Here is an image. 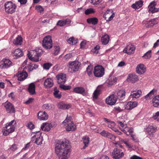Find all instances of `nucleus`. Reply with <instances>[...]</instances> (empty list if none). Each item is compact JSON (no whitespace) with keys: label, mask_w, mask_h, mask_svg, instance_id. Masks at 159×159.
I'll return each instance as SVG.
<instances>
[{"label":"nucleus","mask_w":159,"mask_h":159,"mask_svg":"<svg viewBox=\"0 0 159 159\" xmlns=\"http://www.w3.org/2000/svg\"><path fill=\"white\" fill-rule=\"evenodd\" d=\"M55 151L59 158L61 157H67L70 152V141L67 139L64 141L58 140L56 144Z\"/></svg>","instance_id":"f257e3e1"},{"label":"nucleus","mask_w":159,"mask_h":159,"mask_svg":"<svg viewBox=\"0 0 159 159\" xmlns=\"http://www.w3.org/2000/svg\"><path fill=\"white\" fill-rule=\"evenodd\" d=\"M16 125V122L14 120L11 121L9 123H7L6 126L3 128V134L6 136L13 132L15 130Z\"/></svg>","instance_id":"f03ea898"},{"label":"nucleus","mask_w":159,"mask_h":159,"mask_svg":"<svg viewBox=\"0 0 159 159\" xmlns=\"http://www.w3.org/2000/svg\"><path fill=\"white\" fill-rule=\"evenodd\" d=\"M5 11L6 13L8 14H12L16 10V5L11 1H7L4 4Z\"/></svg>","instance_id":"7ed1b4c3"},{"label":"nucleus","mask_w":159,"mask_h":159,"mask_svg":"<svg viewBox=\"0 0 159 159\" xmlns=\"http://www.w3.org/2000/svg\"><path fill=\"white\" fill-rule=\"evenodd\" d=\"M41 134L42 133L39 131L33 133L31 135L33 134V136L31 138V141L38 145L41 144L43 140Z\"/></svg>","instance_id":"20e7f679"},{"label":"nucleus","mask_w":159,"mask_h":159,"mask_svg":"<svg viewBox=\"0 0 159 159\" xmlns=\"http://www.w3.org/2000/svg\"><path fill=\"white\" fill-rule=\"evenodd\" d=\"M42 46L46 49H50L52 47L51 36L48 35L45 36L43 40Z\"/></svg>","instance_id":"39448f33"},{"label":"nucleus","mask_w":159,"mask_h":159,"mask_svg":"<svg viewBox=\"0 0 159 159\" xmlns=\"http://www.w3.org/2000/svg\"><path fill=\"white\" fill-rule=\"evenodd\" d=\"M104 69L101 65H98L94 68L93 74L97 77H101L104 74Z\"/></svg>","instance_id":"423d86ee"},{"label":"nucleus","mask_w":159,"mask_h":159,"mask_svg":"<svg viewBox=\"0 0 159 159\" xmlns=\"http://www.w3.org/2000/svg\"><path fill=\"white\" fill-rule=\"evenodd\" d=\"M12 62L8 59H3L0 61V68L1 69H5L12 66Z\"/></svg>","instance_id":"0eeeda50"},{"label":"nucleus","mask_w":159,"mask_h":159,"mask_svg":"<svg viewBox=\"0 0 159 159\" xmlns=\"http://www.w3.org/2000/svg\"><path fill=\"white\" fill-rule=\"evenodd\" d=\"M111 155L113 158L116 159H119L123 157L124 154L120 149L115 148L112 153Z\"/></svg>","instance_id":"6e6552de"},{"label":"nucleus","mask_w":159,"mask_h":159,"mask_svg":"<svg viewBox=\"0 0 159 159\" xmlns=\"http://www.w3.org/2000/svg\"><path fill=\"white\" fill-rule=\"evenodd\" d=\"M27 55L31 61L34 62H38L39 61V57H37L35 49L30 51Z\"/></svg>","instance_id":"1a4fd4ad"},{"label":"nucleus","mask_w":159,"mask_h":159,"mask_svg":"<svg viewBox=\"0 0 159 159\" xmlns=\"http://www.w3.org/2000/svg\"><path fill=\"white\" fill-rule=\"evenodd\" d=\"M80 63L77 61H75L70 62V72H73L78 71L80 66Z\"/></svg>","instance_id":"9d476101"},{"label":"nucleus","mask_w":159,"mask_h":159,"mask_svg":"<svg viewBox=\"0 0 159 159\" xmlns=\"http://www.w3.org/2000/svg\"><path fill=\"white\" fill-rule=\"evenodd\" d=\"M7 111L9 113H12L15 112L16 111L13 106L10 102H6L4 104Z\"/></svg>","instance_id":"9b49d317"},{"label":"nucleus","mask_w":159,"mask_h":159,"mask_svg":"<svg viewBox=\"0 0 159 159\" xmlns=\"http://www.w3.org/2000/svg\"><path fill=\"white\" fill-rule=\"evenodd\" d=\"M56 77L57 83L59 84H64L66 81V76L65 74L60 73L57 75Z\"/></svg>","instance_id":"f8f14e48"},{"label":"nucleus","mask_w":159,"mask_h":159,"mask_svg":"<svg viewBox=\"0 0 159 159\" xmlns=\"http://www.w3.org/2000/svg\"><path fill=\"white\" fill-rule=\"evenodd\" d=\"M18 80L22 81L25 80L28 76L27 72L23 70L22 71H19L16 74Z\"/></svg>","instance_id":"ddd939ff"},{"label":"nucleus","mask_w":159,"mask_h":159,"mask_svg":"<svg viewBox=\"0 0 159 159\" xmlns=\"http://www.w3.org/2000/svg\"><path fill=\"white\" fill-rule=\"evenodd\" d=\"M116 101V98L115 96L113 94L109 96L106 99V102L110 105H112L115 104Z\"/></svg>","instance_id":"4468645a"},{"label":"nucleus","mask_w":159,"mask_h":159,"mask_svg":"<svg viewBox=\"0 0 159 159\" xmlns=\"http://www.w3.org/2000/svg\"><path fill=\"white\" fill-rule=\"evenodd\" d=\"M143 23L145 25L146 27L148 28L157 24L158 23V22L156 19H154L148 21L144 20L143 21Z\"/></svg>","instance_id":"2eb2a0df"},{"label":"nucleus","mask_w":159,"mask_h":159,"mask_svg":"<svg viewBox=\"0 0 159 159\" xmlns=\"http://www.w3.org/2000/svg\"><path fill=\"white\" fill-rule=\"evenodd\" d=\"M143 23L145 25L146 27L148 28L157 24L158 23V22L156 19H154L148 21L144 20L143 21Z\"/></svg>","instance_id":"dca6fc26"},{"label":"nucleus","mask_w":159,"mask_h":159,"mask_svg":"<svg viewBox=\"0 0 159 159\" xmlns=\"http://www.w3.org/2000/svg\"><path fill=\"white\" fill-rule=\"evenodd\" d=\"M143 23L145 25L146 27L148 28L157 24L158 23V22L156 19H154L148 21L144 20L143 21Z\"/></svg>","instance_id":"f3484780"},{"label":"nucleus","mask_w":159,"mask_h":159,"mask_svg":"<svg viewBox=\"0 0 159 159\" xmlns=\"http://www.w3.org/2000/svg\"><path fill=\"white\" fill-rule=\"evenodd\" d=\"M137 105V102L130 101L125 105V109L127 110H130L136 107Z\"/></svg>","instance_id":"a211bd4d"},{"label":"nucleus","mask_w":159,"mask_h":159,"mask_svg":"<svg viewBox=\"0 0 159 159\" xmlns=\"http://www.w3.org/2000/svg\"><path fill=\"white\" fill-rule=\"evenodd\" d=\"M37 116L40 120H46L48 118V115L45 111H39L38 113Z\"/></svg>","instance_id":"6ab92c4d"},{"label":"nucleus","mask_w":159,"mask_h":159,"mask_svg":"<svg viewBox=\"0 0 159 159\" xmlns=\"http://www.w3.org/2000/svg\"><path fill=\"white\" fill-rule=\"evenodd\" d=\"M135 47L134 45L129 44L127 45L126 47L124 49L123 52L127 53L128 54H130L132 53L135 50Z\"/></svg>","instance_id":"aec40b11"},{"label":"nucleus","mask_w":159,"mask_h":159,"mask_svg":"<svg viewBox=\"0 0 159 159\" xmlns=\"http://www.w3.org/2000/svg\"><path fill=\"white\" fill-rule=\"evenodd\" d=\"M146 71V68L143 64H141L138 65L136 68V72L139 74H143Z\"/></svg>","instance_id":"412c9836"},{"label":"nucleus","mask_w":159,"mask_h":159,"mask_svg":"<svg viewBox=\"0 0 159 159\" xmlns=\"http://www.w3.org/2000/svg\"><path fill=\"white\" fill-rule=\"evenodd\" d=\"M100 134L102 136L108 138L112 140L115 139V136L111 134L104 130H103L100 133Z\"/></svg>","instance_id":"4be33fe9"},{"label":"nucleus","mask_w":159,"mask_h":159,"mask_svg":"<svg viewBox=\"0 0 159 159\" xmlns=\"http://www.w3.org/2000/svg\"><path fill=\"white\" fill-rule=\"evenodd\" d=\"M125 91L124 89H122L118 90L117 93V98L120 100H123L125 96Z\"/></svg>","instance_id":"5701e85b"},{"label":"nucleus","mask_w":159,"mask_h":159,"mask_svg":"<svg viewBox=\"0 0 159 159\" xmlns=\"http://www.w3.org/2000/svg\"><path fill=\"white\" fill-rule=\"evenodd\" d=\"M44 85L45 87L47 89L52 87L53 85L52 79L51 78H47L45 80Z\"/></svg>","instance_id":"b1692460"},{"label":"nucleus","mask_w":159,"mask_h":159,"mask_svg":"<svg viewBox=\"0 0 159 159\" xmlns=\"http://www.w3.org/2000/svg\"><path fill=\"white\" fill-rule=\"evenodd\" d=\"M138 80V76L134 74H129L127 78V80L132 83H135Z\"/></svg>","instance_id":"393cba45"},{"label":"nucleus","mask_w":159,"mask_h":159,"mask_svg":"<svg viewBox=\"0 0 159 159\" xmlns=\"http://www.w3.org/2000/svg\"><path fill=\"white\" fill-rule=\"evenodd\" d=\"M52 125L51 123H44L41 126V129L45 131H49L52 128Z\"/></svg>","instance_id":"a878e982"},{"label":"nucleus","mask_w":159,"mask_h":159,"mask_svg":"<svg viewBox=\"0 0 159 159\" xmlns=\"http://www.w3.org/2000/svg\"><path fill=\"white\" fill-rule=\"evenodd\" d=\"M155 2H151L149 6L148 12L149 13H154L158 12L159 11V8L155 7Z\"/></svg>","instance_id":"bb28decb"},{"label":"nucleus","mask_w":159,"mask_h":159,"mask_svg":"<svg viewBox=\"0 0 159 159\" xmlns=\"http://www.w3.org/2000/svg\"><path fill=\"white\" fill-rule=\"evenodd\" d=\"M142 94V92L140 90L136 91H133L131 92L130 97L132 98H138L140 97Z\"/></svg>","instance_id":"cd10ccee"},{"label":"nucleus","mask_w":159,"mask_h":159,"mask_svg":"<svg viewBox=\"0 0 159 159\" xmlns=\"http://www.w3.org/2000/svg\"><path fill=\"white\" fill-rule=\"evenodd\" d=\"M73 91L76 93L80 94L83 95L85 94V90L84 88L82 87H77L73 89Z\"/></svg>","instance_id":"c85d7f7f"},{"label":"nucleus","mask_w":159,"mask_h":159,"mask_svg":"<svg viewBox=\"0 0 159 159\" xmlns=\"http://www.w3.org/2000/svg\"><path fill=\"white\" fill-rule=\"evenodd\" d=\"M70 117H68V116H67L66 118L63 122L62 123L64 125L65 128L67 131H70Z\"/></svg>","instance_id":"c756f323"},{"label":"nucleus","mask_w":159,"mask_h":159,"mask_svg":"<svg viewBox=\"0 0 159 159\" xmlns=\"http://www.w3.org/2000/svg\"><path fill=\"white\" fill-rule=\"evenodd\" d=\"M23 55L22 51L20 49L18 48L16 49L14 52V56L16 58L21 57Z\"/></svg>","instance_id":"7c9ffc66"},{"label":"nucleus","mask_w":159,"mask_h":159,"mask_svg":"<svg viewBox=\"0 0 159 159\" xmlns=\"http://www.w3.org/2000/svg\"><path fill=\"white\" fill-rule=\"evenodd\" d=\"M28 91L31 94L33 95L35 93V85L34 83H31L29 84Z\"/></svg>","instance_id":"2f4dec72"},{"label":"nucleus","mask_w":159,"mask_h":159,"mask_svg":"<svg viewBox=\"0 0 159 159\" xmlns=\"http://www.w3.org/2000/svg\"><path fill=\"white\" fill-rule=\"evenodd\" d=\"M53 95L55 98L58 99H60L61 97V93L56 87L54 88Z\"/></svg>","instance_id":"473e14b6"},{"label":"nucleus","mask_w":159,"mask_h":159,"mask_svg":"<svg viewBox=\"0 0 159 159\" xmlns=\"http://www.w3.org/2000/svg\"><path fill=\"white\" fill-rule=\"evenodd\" d=\"M70 23V20L68 19L65 20H59L57 23V25L60 26H62L64 25Z\"/></svg>","instance_id":"72a5a7b5"},{"label":"nucleus","mask_w":159,"mask_h":159,"mask_svg":"<svg viewBox=\"0 0 159 159\" xmlns=\"http://www.w3.org/2000/svg\"><path fill=\"white\" fill-rule=\"evenodd\" d=\"M87 21L88 23L92 24L93 25H95L98 23V19L96 17L90 18L87 19Z\"/></svg>","instance_id":"f704fd0d"},{"label":"nucleus","mask_w":159,"mask_h":159,"mask_svg":"<svg viewBox=\"0 0 159 159\" xmlns=\"http://www.w3.org/2000/svg\"><path fill=\"white\" fill-rule=\"evenodd\" d=\"M57 107L59 108L66 109L69 108L70 106L68 104L65 103L63 102H60L58 104Z\"/></svg>","instance_id":"c9c22d12"},{"label":"nucleus","mask_w":159,"mask_h":159,"mask_svg":"<svg viewBox=\"0 0 159 159\" xmlns=\"http://www.w3.org/2000/svg\"><path fill=\"white\" fill-rule=\"evenodd\" d=\"M109 40V37L107 34L103 36L101 38V41L103 44L106 45L107 44Z\"/></svg>","instance_id":"e433bc0d"},{"label":"nucleus","mask_w":159,"mask_h":159,"mask_svg":"<svg viewBox=\"0 0 159 159\" xmlns=\"http://www.w3.org/2000/svg\"><path fill=\"white\" fill-rule=\"evenodd\" d=\"M143 5V2L141 0L139 1L132 6V7L134 9H139Z\"/></svg>","instance_id":"4c0bfd02"},{"label":"nucleus","mask_w":159,"mask_h":159,"mask_svg":"<svg viewBox=\"0 0 159 159\" xmlns=\"http://www.w3.org/2000/svg\"><path fill=\"white\" fill-rule=\"evenodd\" d=\"M156 129L155 127L152 125H149L147 128V131L149 135H151L156 131Z\"/></svg>","instance_id":"58836bf2"},{"label":"nucleus","mask_w":159,"mask_h":159,"mask_svg":"<svg viewBox=\"0 0 159 159\" xmlns=\"http://www.w3.org/2000/svg\"><path fill=\"white\" fill-rule=\"evenodd\" d=\"M83 143L84 144V146L83 147V148L84 149L87 147L89 144V138L86 136H84L83 138Z\"/></svg>","instance_id":"ea45409f"},{"label":"nucleus","mask_w":159,"mask_h":159,"mask_svg":"<svg viewBox=\"0 0 159 159\" xmlns=\"http://www.w3.org/2000/svg\"><path fill=\"white\" fill-rule=\"evenodd\" d=\"M122 131L127 135H131L132 134L133 132V129L127 127V126L125 129H123V130H122Z\"/></svg>","instance_id":"a19ab883"},{"label":"nucleus","mask_w":159,"mask_h":159,"mask_svg":"<svg viewBox=\"0 0 159 159\" xmlns=\"http://www.w3.org/2000/svg\"><path fill=\"white\" fill-rule=\"evenodd\" d=\"M22 42V38L20 36H18L16 39L14 40L13 43L16 45H20Z\"/></svg>","instance_id":"79ce46f5"},{"label":"nucleus","mask_w":159,"mask_h":159,"mask_svg":"<svg viewBox=\"0 0 159 159\" xmlns=\"http://www.w3.org/2000/svg\"><path fill=\"white\" fill-rule=\"evenodd\" d=\"M117 79L115 77H112L109 79L107 82L108 85H111L115 84L116 82Z\"/></svg>","instance_id":"37998d69"},{"label":"nucleus","mask_w":159,"mask_h":159,"mask_svg":"<svg viewBox=\"0 0 159 159\" xmlns=\"http://www.w3.org/2000/svg\"><path fill=\"white\" fill-rule=\"evenodd\" d=\"M156 92V90L154 89H152L148 94L145 96V98L148 99V97H149V99L151 98L152 97V95H154L155 93Z\"/></svg>","instance_id":"c03bdc74"},{"label":"nucleus","mask_w":159,"mask_h":159,"mask_svg":"<svg viewBox=\"0 0 159 159\" xmlns=\"http://www.w3.org/2000/svg\"><path fill=\"white\" fill-rule=\"evenodd\" d=\"M71 117H70V131H75L77 128V125L74 123L73 121L71 120Z\"/></svg>","instance_id":"a18cd8bd"},{"label":"nucleus","mask_w":159,"mask_h":159,"mask_svg":"<svg viewBox=\"0 0 159 159\" xmlns=\"http://www.w3.org/2000/svg\"><path fill=\"white\" fill-rule=\"evenodd\" d=\"M101 90L100 89H96L94 92L93 94V98L97 99L98 96L100 94Z\"/></svg>","instance_id":"49530a36"},{"label":"nucleus","mask_w":159,"mask_h":159,"mask_svg":"<svg viewBox=\"0 0 159 159\" xmlns=\"http://www.w3.org/2000/svg\"><path fill=\"white\" fill-rule=\"evenodd\" d=\"M93 70V67L92 66H89L87 68L86 71L87 72L88 75L89 76H91L92 75V70Z\"/></svg>","instance_id":"de8ad7c7"},{"label":"nucleus","mask_w":159,"mask_h":159,"mask_svg":"<svg viewBox=\"0 0 159 159\" xmlns=\"http://www.w3.org/2000/svg\"><path fill=\"white\" fill-rule=\"evenodd\" d=\"M120 141L125 144L126 146L128 148H131L133 147V145L124 139H121L120 140Z\"/></svg>","instance_id":"09e8293b"},{"label":"nucleus","mask_w":159,"mask_h":159,"mask_svg":"<svg viewBox=\"0 0 159 159\" xmlns=\"http://www.w3.org/2000/svg\"><path fill=\"white\" fill-rule=\"evenodd\" d=\"M37 55V57H40L43 53L44 52L41 49L39 48H36L35 49Z\"/></svg>","instance_id":"8fccbe9b"},{"label":"nucleus","mask_w":159,"mask_h":159,"mask_svg":"<svg viewBox=\"0 0 159 159\" xmlns=\"http://www.w3.org/2000/svg\"><path fill=\"white\" fill-rule=\"evenodd\" d=\"M94 12L95 11L93 9L90 8L86 10L85 11L84 13L86 15H88L90 14L94 13Z\"/></svg>","instance_id":"3c124183"},{"label":"nucleus","mask_w":159,"mask_h":159,"mask_svg":"<svg viewBox=\"0 0 159 159\" xmlns=\"http://www.w3.org/2000/svg\"><path fill=\"white\" fill-rule=\"evenodd\" d=\"M151 51L150 50L145 53L142 57H144L146 59L149 58L151 56Z\"/></svg>","instance_id":"603ef678"},{"label":"nucleus","mask_w":159,"mask_h":159,"mask_svg":"<svg viewBox=\"0 0 159 159\" xmlns=\"http://www.w3.org/2000/svg\"><path fill=\"white\" fill-rule=\"evenodd\" d=\"M78 41V40L77 38H75L74 37H70V43L71 42L72 45L76 44L77 43Z\"/></svg>","instance_id":"864d4df0"},{"label":"nucleus","mask_w":159,"mask_h":159,"mask_svg":"<svg viewBox=\"0 0 159 159\" xmlns=\"http://www.w3.org/2000/svg\"><path fill=\"white\" fill-rule=\"evenodd\" d=\"M52 65L50 63H44L43 65V68L46 70H48L52 66Z\"/></svg>","instance_id":"5fc2aeb1"},{"label":"nucleus","mask_w":159,"mask_h":159,"mask_svg":"<svg viewBox=\"0 0 159 159\" xmlns=\"http://www.w3.org/2000/svg\"><path fill=\"white\" fill-rule=\"evenodd\" d=\"M152 102L153 104V105L155 107H159V103L157 102V100H156L154 98L152 99Z\"/></svg>","instance_id":"6e6d98bb"},{"label":"nucleus","mask_w":159,"mask_h":159,"mask_svg":"<svg viewBox=\"0 0 159 159\" xmlns=\"http://www.w3.org/2000/svg\"><path fill=\"white\" fill-rule=\"evenodd\" d=\"M91 3L94 5L98 4L102 1V0H89Z\"/></svg>","instance_id":"4d7b16f0"},{"label":"nucleus","mask_w":159,"mask_h":159,"mask_svg":"<svg viewBox=\"0 0 159 159\" xmlns=\"http://www.w3.org/2000/svg\"><path fill=\"white\" fill-rule=\"evenodd\" d=\"M34 64L31 63H30L28 64V66H27L28 71L29 72H31L34 69L33 68V65Z\"/></svg>","instance_id":"13d9d810"},{"label":"nucleus","mask_w":159,"mask_h":159,"mask_svg":"<svg viewBox=\"0 0 159 159\" xmlns=\"http://www.w3.org/2000/svg\"><path fill=\"white\" fill-rule=\"evenodd\" d=\"M60 88L64 90H69L70 89V86H66L63 84H60Z\"/></svg>","instance_id":"bf43d9fd"},{"label":"nucleus","mask_w":159,"mask_h":159,"mask_svg":"<svg viewBox=\"0 0 159 159\" xmlns=\"http://www.w3.org/2000/svg\"><path fill=\"white\" fill-rule=\"evenodd\" d=\"M153 118L154 119L157 120V121H159V111L153 114Z\"/></svg>","instance_id":"052dcab7"},{"label":"nucleus","mask_w":159,"mask_h":159,"mask_svg":"<svg viewBox=\"0 0 159 159\" xmlns=\"http://www.w3.org/2000/svg\"><path fill=\"white\" fill-rule=\"evenodd\" d=\"M27 127L30 129H33L34 128V125L33 124L32 122H29L27 125Z\"/></svg>","instance_id":"680f3d73"},{"label":"nucleus","mask_w":159,"mask_h":159,"mask_svg":"<svg viewBox=\"0 0 159 159\" xmlns=\"http://www.w3.org/2000/svg\"><path fill=\"white\" fill-rule=\"evenodd\" d=\"M55 50L54 51V53L55 55H58L60 51V47L58 46H55L54 47Z\"/></svg>","instance_id":"e2e57ef3"},{"label":"nucleus","mask_w":159,"mask_h":159,"mask_svg":"<svg viewBox=\"0 0 159 159\" xmlns=\"http://www.w3.org/2000/svg\"><path fill=\"white\" fill-rule=\"evenodd\" d=\"M111 124H109L107 125V126L109 128H111V129H114V126L115 125V123L113 121H110Z\"/></svg>","instance_id":"0e129e2a"},{"label":"nucleus","mask_w":159,"mask_h":159,"mask_svg":"<svg viewBox=\"0 0 159 159\" xmlns=\"http://www.w3.org/2000/svg\"><path fill=\"white\" fill-rule=\"evenodd\" d=\"M36 10L39 12L41 13L43 11V7L40 5H38L36 7Z\"/></svg>","instance_id":"69168bd1"},{"label":"nucleus","mask_w":159,"mask_h":159,"mask_svg":"<svg viewBox=\"0 0 159 159\" xmlns=\"http://www.w3.org/2000/svg\"><path fill=\"white\" fill-rule=\"evenodd\" d=\"M100 48L99 45H97L94 48L93 50V52L96 54L98 53V50Z\"/></svg>","instance_id":"338daca9"},{"label":"nucleus","mask_w":159,"mask_h":159,"mask_svg":"<svg viewBox=\"0 0 159 159\" xmlns=\"http://www.w3.org/2000/svg\"><path fill=\"white\" fill-rule=\"evenodd\" d=\"M118 123L119 124V125L122 127V128L125 129V128L127 127V125H124L122 122L120 121H117Z\"/></svg>","instance_id":"774afa93"}]
</instances>
